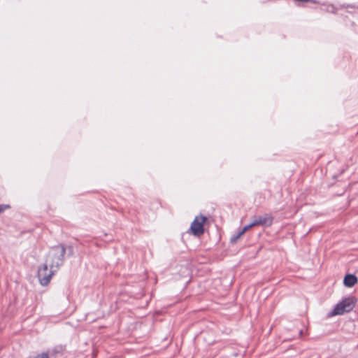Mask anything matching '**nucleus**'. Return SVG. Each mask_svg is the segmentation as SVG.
<instances>
[{"label":"nucleus","mask_w":358,"mask_h":358,"mask_svg":"<svg viewBox=\"0 0 358 358\" xmlns=\"http://www.w3.org/2000/svg\"><path fill=\"white\" fill-rule=\"evenodd\" d=\"M64 254L65 248L64 245L55 246L50 250L45 262L49 264L52 269L56 268L57 270L63 264Z\"/></svg>","instance_id":"obj_1"},{"label":"nucleus","mask_w":358,"mask_h":358,"mask_svg":"<svg viewBox=\"0 0 358 358\" xmlns=\"http://www.w3.org/2000/svg\"><path fill=\"white\" fill-rule=\"evenodd\" d=\"M357 282V278L354 275L348 274L345 275L343 282L344 285L348 287H352Z\"/></svg>","instance_id":"obj_6"},{"label":"nucleus","mask_w":358,"mask_h":358,"mask_svg":"<svg viewBox=\"0 0 358 358\" xmlns=\"http://www.w3.org/2000/svg\"><path fill=\"white\" fill-rule=\"evenodd\" d=\"M253 224L252 222L250 223V224L248 225H246L245 226L242 230L241 231V234H244L247 231H248L250 229H251L252 227H253Z\"/></svg>","instance_id":"obj_7"},{"label":"nucleus","mask_w":358,"mask_h":358,"mask_svg":"<svg viewBox=\"0 0 358 358\" xmlns=\"http://www.w3.org/2000/svg\"><path fill=\"white\" fill-rule=\"evenodd\" d=\"M243 234H241V231H239L236 235L235 236H233L231 238V243H236L238 239L242 236Z\"/></svg>","instance_id":"obj_8"},{"label":"nucleus","mask_w":358,"mask_h":358,"mask_svg":"<svg viewBox=\"0 0 358 358\" xmlns=\"http://www.w3.org/2000/svg\"><path fill=\"white\" fill-rule=\"evenodd\" d=\"M206 221V217L202 215L196 216L192 222L190 230L195 236H200L203 234V224Z\"/></svg>","instance_id":"obj_4"},{"label":"nucleus","mask_w":358,"mask_h":358,"mask_svg":"<svg viewBox=\"0 0 358 358\" xmlns=\"http://www.w3.org/2000/svg\"><path fill=\"white\" fill-rule=\"evenodd\" d=\"M355 305V302L352 298L345 299L338 303L331 312L328 313V317H333L350 312L353 309Z\"/></svg>","instance_id":"obj_2"},{"label":"nucleus","mask_w":358,"mask_h":358,"mask_svg":"<svg viewBox=\"0 0 358 358\" xmlns=\"http://www.w3.org/2000/svg\"><path fill=\"white\" fill-rule=\"evenodd\" d=\"M8 205H0V213L4 211L6 209L9 208Z\"/></svg>","instance_id":"obj_10"},{"label":"nucleus","mask_w":358,"mask_h":358,"mask_svg":"<svg viewBox=\"0 0 358 358\" xmlns=\"http://www.w3.org/2000/svg\"><path fill=\"white\" fill-rule=\"evenodd\" d=\"M32 358H49V356H48V353L43 352V353L37 355L36 356H35Z\"/></svg>","instance_id":"obj_9"},{"label":"nucleus","mask_w":358,"mask_h":358,"mask_svg":"<svg viewBox=\"0 0 358 358\" xmlns=\"http://www.w3.org/2000/svg\"><path fill=\"white\" fill-rule=\"evenodd\" d=\"M49 264L45 262L42 266L39 267L38 271V277L40 281V283L42 285H47L54 275L55 272L57 271L56 268H48Z\"/></svg>","instance_id":"obj_3"},{"label":"nucleus","mask_w":358,"mask_h":358,"mask_svg":"<svg viewBox=\"0 0 358 358\" xmlns=\"http://www.w3.org/2000/svg\"><path fill=\"white\" fill-rule=\"evenodd\" d=\"M253 226H270L272 224V218L270 216H257L254 217L253 221L252 222Z\"/></svg>","instance_id":"obj_5"}]
</instances>
